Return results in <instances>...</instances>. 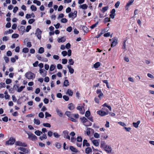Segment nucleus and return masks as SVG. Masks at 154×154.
<instances>
[{"label":"nucleus","instance_id":"1","mask_svg":"<svg viewBox=\"0 0 154 154\" xmlns=\"http://www.w3.org/2000/svg\"><path fill=\"white\" fill-rule=\"evenodd\" d=\"M25 77L28 79L33 80L35 77V75L31 71H29L26 73Z\"/></svg>","mask_w":154,"mask_h":154},{"label":"nucleus","instance_id":"2","mask_svg":"<svg viewBox=\"0 0 154 154\" xmlns=\"http://www.w3.org/2000/svg\"><path fill=\"white\" fill-rule=\"evenodd\" d=\"M27 134L28 135V138L29 139L32 141H35L37 140V137L35 135L31 133H27Z\"/></svg>","mask_w":154,"mask_h":154},{"label":"nucleus","instance_id":"3","mask_svg":"<svg viewBox=\"0 0 154 154\" xmlns=\"http://www.w3.org/2000/svg\"><path fill=\"white\" fill-rule=\"evenodd\" d=\"M42 32L39 28H38L36 30L35 35L39 40H40L41 38V34Z\"/></svg>","mask_w":154,"mask_h":154},{"label":"nucleus","instance_id":"4","mask_svg":"<svg viewBox=\"0 0 154 154\" xmlns=\"http://www.w3.org/2000/svg\"><path fill=\"white\" fill-rule=\"evenodd\" d=\"M110 41H112V43L111 46L112 47L115 46L117 44L118 39L116 38H114L110 39Z\"/></svg>","mask_w":154,"mask_h":154},{"label":"nucleus","instance_id":"5","mask_svg":"<svg viewBox=\"0 0 154 154\" xmlns=\"http://www.w3.org/2000/svg\"><path fill=\"white\" fill-rule=\"evenodd\" d=\"M103 149L108 153H111L112 150V149L111 146L107 145Z\"/></svg>","mask_w":154,"mask_h":154},{"label":"nucleus","instance_id":"6","mask_svg":"<svg viewBox=\"0 0 154 154\" xmlns=\"http://www.w3.org/2000/svg\"><path fill=\"white\" fill-rule=\"evenodd\" d=\"M97 114L101 116H103L107 115L109 113V112L108 111L105 112L102 110H100L97 111Z\"/></svg>","mask_w":154,"mask_h":154},{"label":"nucleus","instance_id":"7","mask_svg":"<svg viewBox=\"0 0 154 154\" xmlns=\"http://www.w3.org/2000/svg\"><path fill=\"white\" fill-rule=\"evenodd\" d=\"M77 11H75L74 12H71L68 14L69 18H72L73 19L75 18L77 16Z\"/></svg>","mask_w":154,"mask_h":154},{"label":"nucleus","instance_id":"8","mask_svg":"<svg viewBox=\"0 0 154 154\" xmlns=\"http://www.w3.org/2000/svg\"><path fill=\"white\" fill-rule=\"evenodd\" d=\"M69 132L67 130L64 131L63 132L64 138L70 140V137L69 135Z\"/></svg>","mask_w":154,"mask_h":154},{"label":"nucleus","instance_id":"9","mask_svg":"<svg viewBox=\"0 0 154 154\" xmlns=\"http://www.w3.org/2000/svg\"><path fill=\"white\" fill-rule=\"evenodd\" d=\"M85 134H86L87 135L89 136L90 134L91 133H94V130L91 128H88L86 131H85Z\"/></svg>","mask_w":154,"mask_h":154},{"label":"nucleus","instance_id":"10","mask_svg":"<svg viewBox=\"0 0 154 154\" xmlns=\"http://www.w3.org/2000/svg\"><path fill=\"white\" fill-rule=\"evenodd\" d=\"M90 140L94 146H97L99 145V143L97 140H94L93 138H91Z\"/></svg>","mask_w":154,"mask_h":154},{"label":"nucleus","instance_id":"11","mask_svg":"<svg viewBox=\"0 0 154 154\" xmlns=\"http://www.w3.org/2000/svg\"><path fill=\"white\" fill-rule=\"evenodd\" d=\"M15 139L14 138H10L6 142V144L8 145H12L15 143Z\"/></svg>","mask_w":154,"mask_h":154},{"label":"nucleus","instance_id":"12","mask_svg":"<svg viewBox=\"0 0 154 154\" xmlns=\"http://www.w3.org/2000/svg\"><path fill=\"white\" fill-rule=\"evenodd\" d=\"M69 149L72 152L75 153V154H77V153H79V151H78L76 148H75L73 146H70Z\"/></svg>","mask_w":154,"mask_h":154},{"label":"nucleus","instance_id":"13","mask_svg":"<svg viewBox=\"0 0 154 154\" xmlns=\"http://www.w3.org/2000/svg\"><path fill=\"white\" fill-rule=\"evenodd\" d=\"M39 73L43 77L45 76L46 75L47 71L45 69H39Z\"/></svg>","mask_w":154,"mask_h":154},{"label":"nucleus","instance_id":"14","mask_svg":"<svg viewBox=\"0 0 154 154\" xmlns=\"http://www.w3.org/2000/svg\"><path fill=\"white\" fill-rule=\"evenodd\" d=\"M15 144L17 146H26L27 144L25 143H22L20 141H17L15 143Z\"/></svg>","mask_w":154,"mask_h":154},{"label":"nucleus","instance_id":"15","mask_svg":"<svg viewBox=\"0 0 154 154\" xmlns=\"http://www.w3.org/2000/svg\"><path fill=\"white\" fill-rule=\"evenodd\" d=\"M134 1V0H131L128 1V2L127 3L125 7L126 10H128V8L133 2Z\"/></svg>","mask_w":154,"mask_h":154},{"label":"nucleus","instance_id":"16","mask_svg":"<svg viewBox=\"0 0 154 154\" xmlns=\"http://www.w3.org/2000/svg\"><path fill=\"white\" fill-rule=\"evenodd\" d=\"M66 38L65 37H62L57 39V41L59 43L63 42L66 41Z\"/></svg>","mask_w":154,"mask_h":154},{"label":"nucleus","instance_id":"17","mask_svg":"<svg viewBox=\"0 0 154 154\" xmlns=\"http://www.w3.org/2000/svg\"><path fill=\"white\" fill-rule=\"evenodd\" d=\"M85 152L87 154H91L92 149L90 147H88L85 149Z\"/></svg>","mask_w":154,"mask_h":154},{"label":"nucleus","instance_id":"18","mask_svg":"<svg viewBox=\"0 0 154 154\" xmlns=\"http://www.w3.org/2000/svg\"><path fill=\"white\" fill-rule=\"evenodd\" d=\"M67 67L68 68L69 72L70 74H72L74 73V69L71 66L68 65L67 66Z\"/></svg>","mask_w":154,"mask_h":154},{"label":"nucleus","instance_id":"19","mask_svg":"<svg viewBox=\"0 0 154 154\" xmlns=\"http://www.w3.org/2000/svg\"><path fill=\"white\" fill-rule=\"evenodd\" d=\"M106 145H107L104 141H102L101 142L100 144V147L101 148L103 149Z\"/></svg>","mask_w":154,"mask_h":154},{"label":"nucleus","instance_id":"20","mask_svg":"<svg viewBox=\"0 0 154 154\" xmlns=\"http://www.w3.org/2000/svg\"><path fill=\"white\" fill-rule=\"evenodd\" d=\"M17 88H18L17 90V91L18 92H20L22 91L23 89L25 88V86H21L19 88L18 85H16Z\"/></svg>","mask_w":154,"mask_h":154},{"label":"nucleus","instance_id":"21","mask_svg":"<svg viewBox=\"0 0 154 154\" xmlns=\"http://www.w3.org/2000/svg\"><path fill=\"white\" fill-rule=\"evenodd\" d=\"M88 6L86 4H84L82 5H80L79 6L80 8L85 10L87 8Z\"/></svg>","mask_w":154,"mask_h":154},{"label":"nucleus","instance_id":"22","mask_svg":"<svg viewBox=\"0 0 154 154\" xmlns=\"http://www.w3.org/2000/svg\"><path fill=\"white\" fill-rule=\"evenodd\" d=\"M80 119L81 120L83 124V125L88 120L85 117H83L80 118Z\"/></svg>","mask_w":154,"mask_h":154},{"label":"nucleus","instance_id":"23","mask_svg":"<svg viewBox=\"0 0 154 154\" xmlns=\"http://www.w3.org/2000/svg\"><path fill=\"white\" fill-rule=\"evenodd\" d=\"M56 111L59 116L61 117L63 116V113L62 112L58 109H56Z\"/></svg>","mask_w":154,"mask_h":154},{"label":"nucleus","instance_id":"24","mask_svg":"<svg viewBox=\"0 0 154 154\" xmlns=\"http://www.w3.org/2000/svg\"><path fill=\"white\" fill-rule=\"evenodd\" d=\"M83 146H90V144L88 142V141L86 140H84L83 141Z\"/></svg>","mask_w":154,"mask_h":154},{"label":"nucleus","instance_id":"25","mask_svg":"<svg viewBox=\"0 0 154 154\" xmlns=\"http://www.w3.org/2000/svg\"><path fill=\"white\" fill-rule=\"evenodd\" d=\"M73 94V91L70 89H69L67 90V92L66 93V94H68L69 96H72Z\"/></svg>","mask_w":154,"mask_h":154},{"label":"nucleus","instance_id":"26","mask_svg":"<svg viewBox=\"0 0 154 154\" xmlns=\"http://www.w3.org/2000/svg\"><path fill=\"white\" fill-rule=\"evenodd\" d=\"M33 122L34 123L37 125H38L40 124V120L38 119H34Z\"/></svg>","mask_w":154,"mask_h":154},{"label":"nucleus","instance_id":"27","mask_svg":"<svg viewBox=\"0 0 154 154\" xmlns=\"http://www.w3.org/2000/svg\"><path fill=\"white\" fill-rule=\"evenodd\" d=\"M68 108L70 110H73L75 108L74 105L72 103H70L68 105Z\"/></svg>","mask_w":154,"mask_h":154},{"label":"nucleus","instance_id":"28","mask_svg":"<svg viewBox=\"0 0 154 154\" xmlns=\"http://www.w3.org/2000/svg\"><path fill=\"white\" fill-rule=\"evenodd\" d=\"M47 138L46 134H44L42 136H41L39 137V139L41 140H43L46 139Z\"/></svg>","mask_w":154,"mask_h":154},{"label":"nucleus","instance_id":"29","mask_svg":"<svg viewBox=\"0 0 154 154\" xmlns=\"http://www.w3.org/2000/svg\"><path fill=\"white\" fill-rule=\"evenodd\" d=\"M140 121H138L137 122H133V125L135 128H137L138 127V125L140 123Z\"/></svg>","mask_w":154,"mask_h":154},{"label":"nucleus","instance_id":"30","mask_svg":"<svg viewBox=\"0 0 154 154\" xmlns=\"http://www.w3.org/2000/svg\"><path fill=\"white\" fill-rule=\"evenodd\" d=\"M69 85V82L68 80H65L63 84V86L65 87H67Z\"/></svg>","mask_w":154,"mask_h":154},{"label":"nucleus","instance_id":"31","mask_svg":"<svg viewBox=\"0 0 154 154\" xmlns=\"http://www.w3.org/2000/svg\"><path fill=\"white\" fill-rule=\"evenodd\" d=\"M19 149H20L23 152H25V153H27L28 152V150L25 148L20 147L19 148Z\"/></svg>","mask_w":154,"mask_h":154},{"label":"nucleus","instance_id":"32","mask_svg":"<svg viewBox=\"0 0 154 154\" xmlns=\"http://www.w3.org/2000/svg\"><path fill=\"white\" fill-rule=\"evenodd\" d=\"M100 64L99 62H97L94 65V67L96 69L98 68L100 66Z\"/></svg>","mask_w":154,"mask_h":154},{"label":"nucleus","instance_id":"33","mask_svg":"<svg viewBox=\"0 0 154 154\" xmlns=\"http://www.w3.org/2000/svg\"><path fill=\"white\" fill-rule=\"evenodd\" d=\"M44 51V48L42 47H40L38 50V53L42 54Z\"/></svg>","mask_w":154,"mask_h":154},{"label":"nucleus","instance_id":"34","mask_svg":"<svg viewBox=\"0 0 154 154\" xmlns=\"http://www.w3.org/2000/svg\"><path fill=\"white\" fill-rule=\"evenodd\" d=\"M74 61L72 59H69L68 60V63L70 66L73 65L74 63Z\"/></svg>","mask_w":154,"mask_h":154},{"label":"nucleus","instance_id":"35","mask_svg":"<svg viewBox=\"0 0 154 154\" xmlns=\"http://www.w3.org/2000/svg\"><path fill=\"white\" fill-rule=\"evenodd\" d=\"M92 125V123L90 122L88 120L84 124V125L86 126H91Z\"/></svg>","mask_w":154,"mask_h":154},{"label":"nucleus","instance_id":"36","mask_svg":"<svg viewBox=\"0 0 154 154\" xmlns=\"http://www.w3.org/2000/svg\"><path fill=\"white\" fill-rule=\"evenodd\" d=\"M102 106L104 107H106L109 109L110 111H111L112 110V108L111 106L109 105H108L106 103H105Z\"/></svg>","mask_w":154,"mask_h":154},{"label":"nucleus","instance_id":"37","mask_svg":"<svg viewBox=\"0 0 154 154\" xmlns=\"http://www.w3.org/2000/svg\"><path fill=\"white\" fill-rule=\"evenodd\" d=\"M35 134L39 136L42 134V132L39 130H37L35 132Z\"/></svg>","mask_w":154,"mask_h":154},{"label":"nucleus","instance_id":"38","mask_svg":"<svg viewBox=\"0 0 154 154\" xmlns=\"http://www.w3.org/2000/svg\"><path fill=\"white\" fill-rule=\"evenodd\" d=\"M33 3L36 4L38 6H40L41 4V2L37 0H34L33 1Z\"/></svg>","mask_w":154,"mask_h":154},{"label":"nucleus","instance_id":"39","mask_svg":"<svg viewBox=\"0 0 154 154\" xmlns=\"http://www.w3.org/2000/svg\"><path fill=\"white\" fill-rule=\"evenodd\" d=\"M94 136L96 138H98L100 137V134L97 132H95L94 134Z\"/></svg>","mask_w":154,"mask_h":154},{"label":"nucleus","instance_id":"40","mask_svg":"<svg viewBox=\"0 0 154 154\" xmlns=\"http://www.w3.org/2000/svg\"><path fill=\"white\" fill-rule=\"evenodd\" d=\"M56 67L55 65L52 64L51 65L50 68V71H53L54 70Z\"/></svg>","mask_w":154,"mask_h":154},{"label":"nucleus","instance_id":"41","mask_svg":"<svg viewBox=\"0 0 154 154\" xmlns=\"http://www.w3.org/2000/svg\"><path fill=\"white\" fill-rule=\"evenodd\" d=\"M29 51V49L27 48H25L22 50V52L25 53H27Z\"/></svg>","mask_w":154,"mask_h":154},{"label":"nucleus","instance_id":"42","mask_svg":"<svg viewBox=\"0 0 154 154\" xmlns=\"http://www.w3.org/2000/svg\"><path fill=\"white\" fill-rule=\"evenodd\" d=\"M30 8L32 11H35L37 10V8L36 7L34 6V5H32L31 6Z\"/></svg>","mask_w":154,"mask_h":154},{"label":"nucleus","instance_id":"43","mask_svg":"<svg viewBox=\"0 0 154 154\" xmlns=\"http://www.w3.org/2000/svg\"><path fill=\"white\" fill-rule=\"evenodd\" d=\"M53 134L54 137L56 138H58L60 137V135L57 132H54L53 133Z\"/></svg>","mask_w":154,"mask_h":154},{"label":"nucleus","instance_id":"44","mask_svg":"<svg viewBox=\"0 0 154 154\" xmlns=\"http://www.w3.org/2000/svg\"><path fill=\"white\" fill-rule=\"evenodd\" d=\"M6 87V85L5 83L1 82L0 83V89L2 88H5Z\"/></svg>","mask_w":154,"mask_h":154},{"label":"nucleus","instance_id":"45","mask_svg":"<svg viewBox=\"0 0 154 154\" xmlns=\"http://www.w3.org/2000/svg\"><path fill=\"white\" fill-rule=\"evenodd\" d=\"M109 7L108 6H106L102 8V11L103 13H104L108 9Z\"/></svg>","mask_w":154,"mask_h":154},{"label":"nucleus","instance_id":"46","mask_svg":"<svg viewBox=\"0 0 154 154\" xmlns=\"http://www.w3.org/2000/svg\"><path fill=\"white\" fill-rule=\"evenodd\" d=\"M82 29L84 32L86 33H87L88 31V29L86 26H83L82 27Z\"/></svg>","mask_w":154,"mask_h":154},{"label":"nucleus","instance_id":"47","mask_svg":"<svg viewBox=\"0 0 154 154\" xmlns=\"http://www.w3.org/2000/svg\"><path fill=\"white\" fill-rule=\"evenodd\" d=\"M65 114L68 116L69 118L72 116L71 112L69 111H66L65 113Z\"/></svg>","mask_w":154,"mask_h":154},{"label":"nucleus","instance_id":"48","mask_svg":"<svg viewBox=\"0 0 154 154\" xmlns=\"http://www.w3.org/2000/svg\"><path fill=\"white\" fill-rule=\"evenodd\" d=\"M55 146L58 149H60L61 146V145L59 143H56L55 144Z\"/></svg>","mask_w":154,"mask_h":154},{"label":"nucleus","instance_id":"49","mask_svg":"<svg viewBox=\"0 0 154 154\" xmlns=\"http://www.w3.org/2000/svg\"><path fill=\"white\" fill-rule=\"evenodd\" d=\"M43 125L44 127H45L50 128L51 127L50 124L48 123H43Z\"/></svg>","mask_w":154,"mask_h":154},{"label":"nucleus","instance_id":"50","mask_svg":"<svg viewBox=\"0 0 154 154\" xmlns=\"http://www.w3.org/2000/svg\"><path fill=\"white\" fill-rule=\"evenodd\" d=\"M19 35L17 34H14L11 36V37L13 38H17L19 37Z\"/></svg>","mask_w":154,"mask_h":154},{"label":"nucleus","instance_id":"51","mask_svg":"<svg viewBox=\"0 0 154 154\" xmlns=\"http://www.w3.org/2000/svg\"><path fill=\"white\" fill-rule=\"evenodd\" d=\"M98 21L96 22V23L95 24L92 25L91 26V27H90L91 28V29H94V28L95 27H96L97 26L98 24Z\"/></svg>","mask_w":154,"mask_h":154},{"label":"nucleus","instance_id":"52","mask_svg":"<svg viewBox=\"0 0 154 154\" xmlns=\"http://www.w3.org/2000/svg\"><path fill=\"white\" fill-rule=\"evenodd\" d=\"M67 20L65 18H62L60 20V21L62 23H66L67 22Z\"/></svg>","mask_w":154,"mask_h":154},{"label":"nucleus","instance_id":"53","mask_svg":"<svg viewBox=\"0 0 154 154\" xmlns=\"http://www.w3.org/2000/svg\"><path fill=\"white\" fill-rule=\"evenodd\" d=\"M4 59L6 63H8L9 61V58L5 56L4 57Z\"/></svg>","mask_w":154,"mask_h":154},{"label":"nucleus","instance_id":"54","mask_svg":"<svg viewBox=\"0 0 154 154\" xmlns=\"http://www.w3.org/2000/svg\"><path fill=\"white\" fill-rule=\"evenodd\" d=\"M38 116L41 118H43L44 116V115L42 112H40L38 114Z\"/></svg>","mask_w":154,"mask_h":154},{"label":"nucleus","instance_id":"55","mask_svg":"<svg viewBox=\"0 0 154 154\" xmlns=\"http://www.w3.org/2000/svg\"><path fill=\"white\" fill-rule=\"evenodd\" d=\"M90 112L89 111H87L85 113V116L87 117V118H88L89 116H90Z\"/></svg>","mask_w":154,"mask_h":154},{"label":"nucleus","instance_id":"56","mask_svg":"<svg viewBox=\"0 0 154 154\" xmlns=\"http://www.w3.org/2000/svg\"><path fill=\"white\" fill-rule=\"evenodd\" d=\"M5 82L7 84H9L11 83L12 81L10 79H6Z\"/></svg>","mask_w":154,"mask_h":154},{"label":"nucleus","instance_id":"57","mask_svg":"<svg viewBox=\"0 0 154 154\" xmlns=\"http://www.w3.org/2000/svg\"><path fill=\"white\" fill-rule=\"evenodd\" d=\"M31 26L28 25V26H27L26 27V31L27 32H29V30H30V29H31Z\"/></svg>","mask_w":154,"mask_h":154},{"label":"nucleus","instance_id":"58","mask_svg":"<svg viewBox=\"0 0 154 154\" xmlns=\"http://www.w3.org/2000/svg\"><path fill=\"white\" fill-rule=\"evenodd\" d=\"M35 21V20L34 19H29L28 21V23L30 24L32 23Z\"/></svg>","mask_w":154,"mask_h":154},{"label":"nucleus","instance_id":"59","mask_svg":"<svg viewBox=\"0 0 154 154\" xmlns=\"http://www.w3.org/2000/svg\"><path fill=\"white\" fill-rule=\"evenodd\" d=\"M63 99L66 101H67L69 100V97L66 95H64L63 96Z\"/></svg>","mask_w":154,"mask_h":154},{"label":"nucleus","instance_id":"60","mask_svg":"<svg viewBox=\"0 0 154 154\" xmlns=\"http://www.w3.org/2000/svg\"><path fill=\"white\" fill-rule=\"evenodd\" d=\"M77 141L78 142H82V137H78L77 138Z\"/></svg>","mask_w":154,"mask_h":154},{"label":"nucleus","instance_id":"61","mask_svg":"<svg viewBox=\"0 0 154 154\" xmlns=\"http://www.w3.org/2000/svg\"><path fill=\"white\" fill-rule=\"evenodd\" d=\"M66 30L68 32H70L72 31V28L71 26H69L67 28Z\"/></svg>","mask_w":154,"mask_h":154},{"label":"nucleus","instance_id":"62","mask_svg":"<svg viewBox=\"0 0 154 154\" xmlns=\"http://www.w3.org/2000/svg\"><path fill=\"white\" fill-rule=\"evenodd\" d=\"M6 54L7 56L8 57L11 56L12 55V52L10 51H7Z\"/></svg>","mask_w":154,"mask_h":154},{"label":"nucleus","instance_id":"63","mask_svg":"<svg viewBox=\"0 0 154 154\" xmlns=\"http://www.w3.org/2000/svg\"><path fill=\"white\" fill-rule=\"evenodd\" d=\"M2 120L3 121L6 122L8 121V118L7 116H5L2 118Z\"/></svg>","mask_w":154,"mask_h":154},{"label":"nucleus","instance_id":"64","mask_svg":"<svg viewBox=\"0 0 154 154\" xmlns=\"http://www.w3.org/2000/svg\"><path fill=\"white\" fill-rule=\"evenodd\" d=\"M65 47L67 49H69L71 47L70 44L69 43L66 44V45Z\"/></svg>","mask_w":154,"mask_h":154}]
</instances>
